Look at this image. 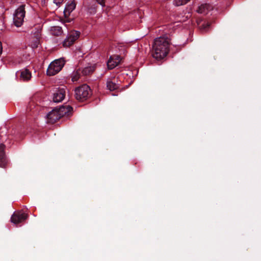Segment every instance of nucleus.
I'll return each mask as SVG.
<instances>
[{
	"label": "nucleus",
	"mask_w": 261,
	"mask_h": 261,
	"mask_svg": "<svg viewBox=\"0 0 261 261\" xmlns=\"http://www.w3.org/2000/svg\"><path fill=\"white\" fill-rule=\"evenodd\" d=\"M39 44V39L38 38H37L34 40V41H33L31 42V45L33 48H36V47H38Z\"/></svg>",
	"instance_id": "nucleus-21"
},
{
	"label": "nucleus",
	"mask_w": 261,
	"mask_h": 261,
	"mask_svg": "<svg viewBox=\"0 0 261 261\" xmlns=\"http://www.w3.org/2000/svg\"><path fill=\"white\" fill-rule=\"evenodd\" d=\"M80 33L77 31H73L71 32L66 39L63 42L64 46H69L78 38Z\"/></svg>",
	"instance_id": "nucleus-6"
},
{
	"label": "nucleus",
	"mask_w": 261,
	"mask_h": 261,
	"mask_svg": "<svg viewBox=\"0 0 261 261\" xmlns=\"http://www.w3.org/2000/svg\"><path fill=\"white\" fill-rule=\"evenodd\" d=\"M57 109L61 117L68 115L72 111V108L69 105L63 106Z\"/></svg>",
	"instance_id": "nucleus-12"
},
{
	"label": "nucleus",
	"mask_w": 261,
	"mask_h": 261,
	"mask_svg": "<svg viewBox=\"0 0 261 261\" xmlns=\"http://www.w3.org/2000/svg\"><path fill=\"white\" fill-rule=\"evenodd\" d=\"M24 5L20 6L15 11L13 14V24L16 27H20L24 22L25 16Z\"/></svg>",
	"instance_id": "nucleus-3"
},
{
	"label": "nucleus",
	"mask_w": 261,
	"mask_h": 261,
	"mask_svg": "<svg viewBox=\"0 0 261 261\" xmlns=\"http://www.w3.org/2000/svg\"><path fill=\"white\" fill-rule=\"evenodd\" d=\"M20 77L21 80L27 81L30 80L31 73L29 70L27 69H22L20 71Z\"/></svg>",
	"instance_id": "nucleus-13"
},
{
	"label": "nucleus",
	"mask_w": 261,
	"mask_h": 261,
	"mask_svg": "<svg viewBox=\"0 0 261 261\" xmlns=\"http://www.w3.org/2000/svg\"><path fill=\"white\" fill-rule=\"evenodd\" d=\"M28 218V215L21 212H15L11 216V221L14 224H18L24 221Z\"/></svg>",
	"instance_id": "nucleus-5"
},
{
	"label": "nucleus",
	"mask_w": 261,
	"mask_h": 261,
	"mask_svg": "<svg viewBox=\"0 0 261 261\" xmlns=\"http://www.w3.org/2000/svg\"><path fill=\"white\" fill-rule=\"evenodd\" d=\"M75 7L76 4L74 1L68 2L64 11V14L65 17H68L70 13L75 9Z\"/></svg>",
	"instance_id": "nucleus-10"
},
{
	"label": "nucleus",
	"mask_w": 261,
	"mask_h": 261,
	"mask_svg": "<svg viewBox=\"0 0 261 261\" xmlns=\"http://www.w3.org/2000/svg\"><path fill=\"white\" fill-rule=\"evenodd\" d=\"M65 65V60L63 58L57 59L53 61L47 69V74L53 76L58 73Z\"/></svg>",
	"instance_id": "nucleus-2"
},
{
	"label": "nucleus",
	"mask_w": 261,
	"mask_h": 261,
	"mask_svg": "<svg viewBox=\"0 0 261 261\" xmlns=\"http://www.w3.org/2000/svg\"><path fill=\"white\" fill-rule=\"evenodd\" d=\"M96 2L100 4L102 7H104L105 6V0H96Z\"/></svg>",
	"instance_id": "nucleus-24"
},
{
	"label": "nucleus",
	"mask_w": 261,
	"mask_h": 261,
	"mask_svg": "<svg viewBox=\"0 0 261 261\" xmlns=\"http://www.w3.org/2000/svg\"><path fill=\"white\" fill-rule=\"evenodd\" d=\"M64 0H54V3L57 5V6L59 7L61 4L63 2Z\"/></svg>",
	"instance_id": "nucleus-23"
},
{
	"label": "nucleus",
	"mask_w": 261,
	"mask_h": 261,
	"mask_svg": "<svg viewBox=\"0 0 261 261\" xmlns=\"http://www.w3.org/2000/svg\"><path fill=\"white\" fill-rule=\"evenodd\" d=\"M170 40L167 37L156 38L152 46V56L160 60L165 57L169 50Z\"/></svg>",
	"instance_id": "nucleus-1"
},
{
	"label": "nucleus",
	"mask_w": 261,
	"mask_h": 261,
	"mask_svg": "<svg viewBox=\"0 0 261 261\" xmlns=\"http://www.w3.org/2000/svg\"><path fill=\"white\" fill-rule=\"evenodd\" d=\"M190 0H173V5L174 6L178 7L185 5L187 4Z\"/></svg>",
	"instance_id": "nucleus-17"
},
{
	"label": "nucleus",
	"mask_w": 261,
	"mask_h": 261,
	"mask_svg": "<svg viewBox=\"0 0 261 261\" xmlns=\"http://www.w3.org/2000/svg\"><path fill=\"white\" fill-rule=\"evenodd\" d=\"M107 88L110 91H113L116 89L118 88V86L117 84H116L115 83L112 82V81H108L107 85Z\"/></svg>",
	"instance_id": "nucleus-18"
},
{
	"label": "nucleus",
	"mask_w": 261,
	"mask_h": 261,
	"mask_svg": "<svg viewBox=\"0 0 261 261\" xmlns=\"http://www.w3.org/2000/svg\"><path fill=\"white\" fill-rule=\"evenodd\" d=\"M76 98L81 101L87 99L91 95V89L89 86L84 84L75 90Z\"/></svg>",
	"instance_id": "nucleus-4"
},
{
	"label": "nucleus",
	"mask_w": 261,
	"mask_h": 261,
	"mask_svg": "<svg viewBox=\"0 0 261 261\" xmlns=\"http://www.w3.org/2000/svg\"><path fill=\"white\" fill-rule=\"evenodd\" d=\"M66 88H60L58 90L53 94V101L55 102H59L62 101L65 95Z\"/></svg>",
	"instance_id": "nucleus-7"
},
{
	"label": "nucleus",
	"mask_w": 261,
	"mask_h": 261,
	"mask_svg": "<svg viewBox=\"0 0 261 261\" xmlns=\"http://www.w3.org/2000/svg\"><path fill=\"white\" fill-rule=\"evenodd\" d=\"M4 148L5 146L3 144L0 145V159H3V156L5 155L4 153ZM3 164L0 162V165H2Z\"/></svg>",
	"instance_id": "nucleus-20"
},
{
	"label": "nucleus",
	"mask_w": 261,
	"mask_h": 261,
	"mask_svg": "<svg viewBox=\"0 0 261 261\" xmlns=\"http://www.w3.org/2000/svg\"><path fill=\"white\" fill-rule=\"evenodd\" d=\"M81 73V69H80L75 71L73 72L71 75V80L73 82L77 81L79 79Z\"/></svg>",
	"instance_id": "nucleus-16"
},
{
	"label": "nucleus",
	"mask_w": 261,
	"mask_h": 261,
	"mask_svg": "<svg viewBox=\"0 0 261 261\" xmlns=\"http://www.w3.org/2000/svg\"><path fill=\"white\" fill-rule=\"evenodd\" d=\"M121 59L118 55L111 56L107 62V66L109 69H112L116 67L120 62Z\"/></svg>",
	"instance_id": "nucleus-9"
},
{
	"label": "nucleus",
	"mask_w": 261,
	"mask_h": 261,
	"mask_svg": "<svg viewBox=\"0 0 261 261\" xmlns=\"http://www.w3.org/2000/svg\"><path fill=\"white\" fill-rule=\"evenodd\" d=\"M50 31L51 34L55 36L60 35L63 33V31L61 27L59 26H54L51 27Z\"/></svg>",
	"instance_id": "nucleus-14"
},
{
	"label": "nucleus",
	"mask_w": 261,
	"mask_h": 261,
	"mask_svg": "<svg viewBox=\"0 0 261 261\" xmlns=\"http://www.w3.org/2000/svg\"><path fill=\"white\" fill-rule=\"evenodd\" d=\"M0 162L3 164L2 165H0L1 167H5L7 163V159L5 156H3V159H0Z\"/></svg>",
	"instance_id": "nucleus-22"
},
{
	"label": "nucleus",
	"mask_w": 261,
	"mask_h": 261,
	"mask_svg": "<svg viewBox=\"0 0 261 261\" xmlns=\"http://www.w3.org/2000/svg\"><path fill=\"white\" fill-rule=\"evenodd\" d=\"M94 70L93 66H87L84 69H81V72L83 75H88L91 73Z\"/></svg>",
	"instance_id": "nucleus-15"
},
{
	"label": "nucleus",
	"mask_w": 261,
	"mask_h": 261,
	"mask_svg": "<svg viewBox=\"0 0 261 261\" xmlns=\"http://www.w3.org/2000/svg\"><path fill=\"white\" fill-rule=\"evenodd\" d=\"M61 117L57 108L53 110L47 115L48 121L53 123L59 119Z\"/></svg>",
	"instance_id": "nucleus-8"
},
{
	"label": "nucleus",
	"mask_w": 261,
	"mask_h": 261,
	"mask_svg": "<svg viewBox=\"0 0 261 261\" xmlns=\"http://www.w3.org/2000/svg\"><path fill=\"white\" fill-rule=\"evenodd\" d=\"M212 9L213 7L211 5L205 4L201 5L198 7L197 11L199 13L206 14Z\"/></svg>",
	"instance_id": "nucleus-11"
},
{
	"label": "nucleus",
	"mask_w": 261,
	"mask_h": 261,
	"mask_svg": "<svg viewBox=\"0 0 261 261\" xmlns=\"http://www.w3.org/2000/svg\"><path fill=\"white\" fill-rule=\"evenodd\" d=\"M199 28L202 30H206L207 28L209 27L210 24L208 22H204L202 23H198Z\"/></svg>",
	"instance_id": "nucleus-19"
}]
</instances>
